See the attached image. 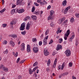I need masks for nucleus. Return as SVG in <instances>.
<instances>
[{
  "instance_id": "nucleus-1",
  "label": "nucleus",
  "mask_w": 79,
  "mask_h": 79,
  "mask_svg": "<svg viewBox=\"0 0 79 79\" xmlns=\"http://www.w3.org/2000/svg\"><path fill=\"white\" fill-rule=\"evenodd\" d=\"M69 32H70V30L69 29L67 31V33L65 34L64 36V40H67V37H68V35H69Z\"/></svg>"
},
{
  "instance_id": "nucleus-2",
  "label": "nucleus",
  "mask_w": 79,
  "mask_h": 79,
  "mask_svg": "<svg viewBox=\"0 0 79 79\" xmlns=\"http://www.w3.org/2000/svg\"><path fill=\"white\" fill-rule=\"evenodd\" d=\"M25 23H22L21 25V26L19 28L20 30V31H23L25 29Z\"/></svg>"
},
{
  "instance_id": "nucleus-3",
  "label": "nucleus",
  "mask_w": 79,
  "mask_h": 79,
  "mask_svg": "<svg viewBox=\"0 0 79 79\" xmlns=\"http://www.w3.org/2000/svg\"><path fill=\"white\" fill-rule=\"evenodd\" d=\"M65 53L67 56H69L71 55V51L69 50H67L65 51Z\"/></svg>"
},
{
  "instance_id": "nucleus-4",
  "label": "nucleus",
  "mask_w": 79,
  "mask_h": 79,
  "mask_svg": "<svg viewBox=\"0 0 79 79\" xmlns=\"http://www.w3.org/2000/svg\"><path fill=\"white\" fill-rule=\"evenodd\" d=\"M33 52L35 53H37L38 52H39V48L35 47L33 48Z\"/></svg>"
},
{
  "instance_id": "nucleus-5",
  "label": "nucleus",
  "mask_w": 79,
  "mask_h": 79,
  "mask_svg": "<svg viewBox=\"0 0 79 79\" xmlns=\"http://www.w3.org/2000/svg\"><path fill=\"white\" fill-rule=\"evenodd\" d=\"M31 23L28 22L27 25L26 29H27V30H29V29H30V27H31Z\"/></svg>"
},
{
  "instance_id": "nucleus-6",
  "label": "nucleus",
  "mask_w": 79,
  "mask_h": 79,
  "mask_svg": "<svg viewBox=\"0 0 79 79\" xmlns=\"http://www.w3.org/2000/svg\"><path fill=\"white\" fill-rule=\"evenodd\" d=\"M44 53L45 56H48L49 55V52L47 51L46 48H45L44 50Z\"/></svg>"
},
{
  "instance_id": "nucleus-7",
  "label": "nucleus",
  "mask_w": 79,
  "mask_h": 79,
  "mask_svg": "<svg viewBox=\"0 0 79 79\" xmlns=\"http://www.w3.org/2000/svg\"><path fill=\"white\" fill-rule=\"evenodd\" d=\"M70 8L71 6H68L64 10V14H66L68 12V10H69V8Z\"/></svg>"
},
{
  "instance_id": "nucleus-8",
  "label": "nucleus",
  "mask_w": 79,
  "mask_h": 79,
  "mask_svg": "<svg viewBox=\"0 0 79 79\" xmlns=\"http://www.w3.org/2000/svg\"><path fill=\"white\" fill-rule=\"evenodd\" d=\"M60 49H62V46L60 44H58L57 46V48H56V50L58 51V50H60Z\"/></svg>"
},
{
  "instance_id": "nucleus-9",
  "label": "nucleus",
  "mask_w": 79,
  "mask_h": 79,
  "mask_svg": "<svg viewBox=\"0 0 79 79\" xmlns=\"http://www.w3.org/2000/svg\"><path fill=\"white\" fill-rule=\"evenodd\" d=\"M25 44L24 43H22V44L21 45V50L22 51H24V50L25 48Z\"/></svg>"
},
{
  "instance_id": "nucleus-10",
  "label": "nucleus",
  "mask_w": 79,
  "mask_h": 79,
  "mask_svg": "<svg viewBox=\"0 0 79 79\" xmlns=\"http://www.w3.org/2000/svg\"><path fill=\"white\" fill-rule=\"evenodd\" d=\"M16 11H17L18 13H23L24 11V10L23 9L20 10L17 9Z\"/></svg>"
},
{
  "instance_id": "nucleus-11",
  "label": "nucleus",
  "mask_w": 79,
  "mask_h": 79,
  "mask_svg": "<svg viewBox=\"0 0 79 79\" xmlns=\"http://www.w3.org/2000/svg\"><path fill=\"white\" fill-rule=\"evenodd\" d=\"M23 2V0H17V5H20L22 4V2Z\"/></svg>"
},
{
  "instance_id": "nucleus-12",
  "label": "nucleus",
  "mask_w": 79,
  "mask_h": 79,
  "mask_svg": "<svg viewBox=\"0 0 79 79\" xmlns=\"http://www.w3.org/2000/svg\"><path fill=\"white\" fill-rule=\"evenodd\" d=\"M27 52H31V48L29 45H27Z\"/></svg>"
},
{
  "instance_id": "nucleus-13",
  "label": "nucleus",
  "mask_w": 79,
  "mask_h": 79,
  "mask_svg": "<svg viewBox=\"0 0 79 79\" xmlns=\"http://www.w3.org/2000/svg\"><path fill=\"white\" fill-rule=\"evenodd\" d=\"M16 23V21L15 20H13L11 21L10 23V24L11 26H13V24H15Z\"/></svg>"
},
{
  "instance_id": "nucleus-14",
  "label": "nucleus",
  "mask_w": 79,
  "mask_h": 79,
  "mask_svg": "<svg viewBox=\"0 0 79 79\" xmlns=\"http://www.w3.org/2000/svg\"><path fill=\"white\" fill-rule=\"evenodd\" d=\"M66 3H67V1H66V0H64L62 2L63 6H66Z\"/></svg>"
},
{
  "instance_id": "nucleus-15",
  "label": "nucleus",
  "mask_w": 79,
  "mask_h": 79,
  "mask_svg": "<svg viewBox=\"0 0 79 79\" xmlns=\"http://www.w3.org/2000/svg\"><path fill=\"white\" fill-rule=\"evenodd\" d=\"M57 62V59H56L55 60L54 64L53 65V68H55L56 66V64Z\"/></svg>"
},
{
  "instance_id": "nucleus-16",
  "label": "nucleus",
  "mask_w": 79,
  "mask_h": 79,
  "mask_svg": "<svg viewBox=\"0 0 79 79\" xmlns=\"http://www.w3.org/2000/svg\"><path fill=\"white\" fill-rule=\"evenodd\" d=\"M12 54L13 55L15 56V57H17V56H18V53L17 52H16L15 54V53L14 52H13Z\"/></svg>"
},
{
  "instance_id": "nucleus-17",
  "label": "nucleus",
  "mask_w": 79,
  "mask_h": 79,
  "mask_svg": "<svg viewBox=\"0 0 79 79\" xmlns=\"http://www.w3.org/2000/svg\"><path fill=\"white\" fill-rule=\"evenodd\" d=\"M31 17L34 20H36V19H37V17L36 16L32 15Z\"/></svg>"
},
{
  "instance_id": "nucleus-18",
  "label": "nucleus",
  "mask_w": 79,
  "mask_h": 79,
  "mask_svg": "<svg viewBox=\"0 0 79 79\" xmlns=\"http://www.w3.org/2000/svg\"><path fill=\"white\" fill-rule=\"evenodd\" d=\"M47 40L45 39H44L43 41V44L44 45H47Z\"/></svg>"
},
{
  "instance_id": "nucleus-19",
  "label": "nucleus",
  "mask_w": 79,
  "mask_h": 79,
  "mask_svg": "<svg viewBox=\"0 0 79 79\" xmlns=\"http://www.w3.org/2000/svg\"><path fill=\"white\" fill-rule=\"evenodd\" d=\"M26 19H24V21H27V19H31V17H30L29 16H27L26 17Z\"/></svg>"
},
{
  "instance_id": "nucleus-20",
  "label": "nucleus",
  "mask_w": 79,
  "mask_h": 79,
  "mask_svg": "<svg viewBox=\"0 0 79 79\" xmlns=\"http://www.w3.org/2000/svg\"><path fill=\"white\" fill-rule=\"evenodd\" d=\"M65 62H64L62 65V66H61V69L62 70H63V69L64 68V67L65 66Z\"/></svg>"
},
{
  "instance_id": "nucleus-21",
  "label": "nucleus",
  "mask_w": 79,
  "mask_h": 79,
  "mask_svg": "<svg viewBox=\"0 0 79 79\" xmlns=\"http://www.w3.org/2000/svg\"><path fill=\"white\" fill-rule=\"evenodd\" d=\"M10 43L11 44V45L12 46H13V47H14L15 46V43L13 42V41L11 40L10 42Z\"/></svg>"
},
{
  "instance_id": "nucleus-22",
  "label": "nucleus",
  "mask_w": 79,
  "mask_h": 79,
  "mask_svg": "<svg viewBox=\"0 0 79 79\" xmlns=\"http://www.w3.org/2000/svg\"><path fill=\"white\" fill-rule=\"evenodd\" d=\"M29 71L30 74H31L33 73V71H32V69H31L30 68L29 69Z\"/></svg>"
},
{
  "instance_id": "nucleus-23",
  "label": "nucleus",
  "mask_w": 79,
  "mask_h": 79,
  "mask_svg": "<svg viewBox=\"0 0 79 79\" xmlns=\"http://www.w3.org/2000/svg\"><path fill=\"white\" fill-rule=\"evenodd\" d=\"M2 69L3 70V71H6V72H7V71H8V69L6 67H4V68H3Z\"/></svg>"
},
{
  "instance_id": "nucleus-24",
  "label": "nucleus",
  "mask_w": 79,
  "mask_h": 79,
  "mask_svg": "<svg viewBox=\"0 0 79 79\" xmlns=\"http://www.w3.org/2000/svg\"><path fill=\"white\" fill-rule=\"evenodd\" d=\"M50 19H53V18L51 15H50L49 17H48V20H50Z\"/></svg>"
},
{
  "instance_id": "nucleus-25",
  "label": "nucleus",
  "mask_w": 79,
  "mask_h": 79,
  "mask_svg": "<svg viewBox=\"0 0 79 79\" xmlns=\"http://www.w3.org/2000/svg\"><path fill=\"white\" fill-rule=\"evenodd\" d=\"M4 54H7L8 53V50L7 49H6V51L3 52Z\"/></svg>"
},
{
  "instance_id": "nucleus-26",
  "label": "nucleus",
  "mask_w": 79,
  "mask_h": 79,
  "mask_svg": "<svg viewBox=\"0 0 79 79\" xmlns=\"http://www.w3.org/2000/svg\"><path fill=\"white\" fill-rule=\"evenodd\" d=\"M12 37L13 38H17V35H12Z\"/></svg>"
},
{
  "instance_id": "nucleus-27",
  "label": "nucleus",
  "mask_w": 79,
  "mask_h": 79,
  "mask_svg": "<svg viewBox=\"0 0 79 79\" xmlns=\"http://www.w3.org/2000/svg\"><path fill=\"white\" fill-rule=\"evenodd\" d=\"M15 9H12L11 11V14L12 15H13L14 14V13H15Z\"/></svg>"
},
{
  "instance_id": "nucleus-28",
  "label": "nucleus",
  "mask_w": 79,
  "mask_h": 79,
  "mask_svg": "<svg viewBox=\"0 0 79 79\" xmlns=\"http://www.w3.org/2000/svg\"><path fill=\"white\" fill-rule=\"evenodd\" d=\"M32 40L33 42H37V39L35 38H33Z\"/></svg>"
},
{
  "instance_id": "nucleus-29",
  "label": "nucleus",
  "mask_w": 79,
  "mask_h": 79,
  "mask_svg": "<svg viewBox=\"0 0 79 79\" xmlns=\"http://www.w3.org/2000/svg\"><path fill=\"white\" fill-rule=\"evenodd\" d=\"M26 31H23L21 32V34H22V35H25V34H26Z\"/></svg>"
},
{
  "instance_id": "nucleus-30",
  "label": "nucleus",
  "mask_w": 79,
  "mask_h": 79,
  "mask_svg": "<svg viewBox=\"0 0 79 79\" xmlns=\"http://www.w3.org/2000/svg\"><path fill=\"white\" fill-rule=\"evenodd\" d=\"M6 10V9L4 8V9H2V10L0 11V12L1 13H3Z\"/></svg>"
},
{
  "instance_id": "nucleus-31",
  "label": "nucleus",
  "mask_w": 79,
  "mask_h": 79,
  "mask_svg": "<svg viewBox=\"0 0 79 79\" xmlns=\"http://www.w3.org/2000/svg\"><path fill=\"white\" fill-rule=\"evenodd\" d=\"M37 64H38V62H36L33 64V66H37Z\"/></svg>"
},
{
  "instance_id": "nucleus-32",
  "label": "nucleus",
  "mask_w": 79,
  "mask_h": 79,
  "mask_svg": "<svg viewBox=\"0 0 79 79\" xmlns=\"http://www.w3.org/2000/svg\"><path fill=\"white\" fill-rule=\"evenodd\" d=\"M35 7L34 6L33 7L31 10L32 12H34V11H35Z\"/></svg>"
},
{
  "instance_id": "nucleus-33",
  "label": "nucleus",
  "mask_w": 79,
  "mask_h": 79,
  "mask_svg": "<svg viewBox=\"0 0 79 79\" xmlns=\"http://www.w3.org/2000/svg\"><path fill=\"white\" fill-rule=\"evenodd\" d=\"M73 21H74V19L73 17H72L71 19H70V22H73Z\"/></svg>"
},
{
  "instance_id": "nucleus-34",
  "label": "nucleus",
  "mask_w": 79,
  "mask_h": 79,
  "mask_svg": "<svg viewBox=\"0 0 79 79\" xmlns=\"http://www.w3.org/2000/svg\"><path fill=\"white\" fill-rule=\"evenodd\" d=\"M69 66L70 67H72V66H73V63L70 62L69 63Z\"/></svg>"
},
{
  "instance_id": "nucleus-35",
  "label": "nucleus",
  "mask_w": 79,
  "mask_h": 79,
  "mask_svg": "<svg viewBox=\"0 0 79 79\" xmlns=\"http://www.w3.org/2000/svg\"><path fill=\"white\" fill-rule=\"evenodd\" d=\"M48 32H49V30H47L46 31V33H45V35H47V34H48Z\"/></svg>"
},
{
  "instance_id": "nucleus-36",
  "label": "nucleus",
  "mask_w": 79,
  "mask_h": 79,
  "mask_svg": "<svg viewBox=\"0 0 79 79\" xmlns=\"http://www.w3.org/2000/svg\"><path fill=\"white\" fill-rule=\"evenodd\" d=\"M53 42V40L51 39L50 41V42L49 43V44H51Z\"/></svg>"
},
{
  "instance_id": "nucleus-37",
  "label": "nucleus",
  "mask_w": 79,
  "mask_h": 79,
  "mask_svg": "<svg viewBox=\"0 0 79 79\" xmlns=\"http://www.w3.org/2000/svg\"><path fill=\"white\" fill-rule=\"evenodd\" d=\"M6 26H7L6 24H2V27H6Z\"/></svg>"
},
{
  "instance_id": "nucleus-38",
  "label": "nucleus",
  "mask_w": 79,
  "mask_h": 79,
  "mask_svg": "<svg viewBox=\"0 0 79 79\" xmlns=\"http://www.w3.org/2000/svg\"><path fill=\"white\" fill-rule=\"evenodd\" d=\"M65 19V17H63L61 20H60L61 23H62L63 21H64Z\"/></svg>"
},
{
  "instance_id": "nucleus-39",
  "label": "nucleus",
  "mask_w": 79,
  "mask_h": 79,
  "mask_svg": "<svg viewBox=\"0 0 79 79\" xmlns=\"http://www.w3.org/2000/svg\"><path fill=\"white\" fill-rule=\"evenodd\" d=\"M34 14H35L36 15H39V12L37 11H35L34 12Z\"/></svg>"
},
{
  "instance_id": "nucleus-40",
  "label": "nucleus",
  "mask_w": 79,
  "mask_h": 79,
  "mask_svg": "<svg viewBox=\"0 0 79 79\" xmlns=\"http://www.w3.org/2000/svg\"><path fill=\"white\" fill-rule=\"evenodd\" d=\"M25 61H26V60H24L20 61L19 62H20V63H24V62Z\"/></svg>"
},
{
  "instance_id": "nucleus-41",
  "label": "nucleus",
  "mask_w": 79,
  "mask_h": 79,
  "mask_svg": "<svg viewBox=\"0 0 79 79\" xmlns=\"http://www.w3.org/2000/svg\"><path fill=\"white\" fill-rule=\"evenodd\" d=\"M19 60H20V57L18 58V59H17V60L16 61L17 63H19Z\"/></svg>"
},
{
  "instance_id": "nucleus-42",
  "label": "nucleus",
  "mask_w": 79,
  "mask_h": 79,
  "mask_svg": "<svg viewBox=\"0 0 79 79\" xmlns=\"http://www.w3.org/2000/svg\"><path fill=\"white\" fill-rule=\"evenodd\" d=\"M48 61H49V62H48L47 63V66H49L50 64V60H48Z\"/></svg>"
},
{
  "instance_id": "nucleus-43",
  "label": "nucleus",
  "mask_w": 79,
  "mask_h": 79,
  "mask_svg": "<svg viewBox=\"0 0 79 79\" xmlns=\"http://www.w3.org/2000/svg\"><path fill=\"white\" fill-rule=\"evenodd\" d=\"M59 40L60 41L59 42V43L61 44V43L63 42V39H62V38L60 39H59Z\"/></svg>"
},
{
  "instance_id": "nucleus-44",
  "label": "nucleus",
  "mask_w": 79,
  "mask_h": 79,
  "mask_svg": "<svg viewBox=\"0 0 79 79\" xmlns=\"http://www.w3.org/2000/svg\"><path fill=\"white\" fill-rule=\"evenodd\" d=\"M42 41H40L39 42V45H40V46H41V45H42Z\"/></svg>"
},
{
  "instance_id": "nucleus-45",
  "label": "nucleus",
  "mask_w": 79,
  "mask_h": 79,
  "mask_svg": "<svg viewBox=\"0 0 79 79\" xmlns=\"http://www.w3.org/2000/svg\"><path fill=\"white\" fill-rule=\"evenodd\" d=\"M34 5H35L36 6H39V4H38L37 2H34Z\"/></svg>"
},
{
  "instance_id": "nucleus-46",
  "label": "nucleus",
  "mask_w": 79,
  "mask_h": 79,
  "mask_svg": "<svg viewBox=\"0 0 79 79\" xmlns=\"http://www.w3.org/2000/svg\"><path fill=\"white\" fill-rule=\"evenodd\" d=\"M50 26L51 27H54V25H53V23H51L50 24Z\"/></svg>"
},
{
  "instance_id": "nucleus-47",
  "label": "nucleus",
  "mask_w": 79,
  "mask_h": 79,
  "mask_svg": "<svg viewBox=\"0 0 79 79\" xmlns=\"http://www.w3.org/2000/svg\"><path fill=\"white\" fill-rule=\"evenodd\" d=\"M3 43L5 45H6V44H7V41H6V40H4V41Z\"/></svg>"
},
{
  "instance_id": "nucleus-48",
  "label": "nucleus",
  "mask_w": 79,
  "mask_h": 79,
  "mask_svg": "<svg viewBox=\"0 0 79 79\" xmlns=\"http://www.w3.org/2000/svg\"><path fill=\"white\" fill-rule=\"evenodd\" d=\"M75 15L77 18H79V14L77 13L75 14Z\"/></svg>"
},
{
  "instance_id": "nucleus-49",
  "label": "nucleus",
  "mask_w": 79,
  "mask_h": 79,
  "mask_svg": "<svg viewBox=\"0 0 79 79\" xmlns=\"http://www.w3.org/2000/svg\"><path fill=\"white\" fill-rule=\"evenodd\" d=\"M40 5H44V2H42L41 1V2H40Z\"/></svg>"
},
{
  "instance_id": "nucleus-50",
  "label": "nucleus",
  "mask_w": 79,
  "mask_h": 79,
  "mask_svg": "<svg viewBox=\"0 0 79 79\" xmlns=\"http://www.w3.org/2000/svg\"><path fill=\"white\" fill-rule=\"evenodd\" d=\"M74 34L73 35H72L71 37L70 38V39H74Z\"/></svg>"
},
{
  "instance_id": "nucleus-51",
  "label": "nucleus",
  "mask_w": 79,
  "mask_h": 79,
  "mask_svg": "<svg viewBox=\"0 0 79 79\" xmlns=\"http://www.w3.org/2000/svg\"><path fill=\"white\" fill-rule=\"evenodd\" d=\"M43 3L44 4V5H45L47 3V2L45 1L44 0L43 1Z\"/></svg>"
},
{
  "instance_id": "nucleus-52",
  "label": "nucleus",
  "mask_w": 79,
  "mask_h": 79,
  "mask_svg": "<svg viewBox=\"0 0 79 79\" xmlns=\"http://www.w3.org/2000/svg\"><path fill=\"white\" fill-rule=\"evenodd\" d=\"M37 2L38 3H40V2H41V0H37Z\"/></svg>"
},
{
  "instance_id": "nucleus-53",
  "label": "nucleus",
  "mask_w": 79,
  "mask_h": 79,
  "mask_svg": "<svg viewBox=\"0 0 79 79\" xmlns=\"http://www.w3.org/2000/svg\"><path fill=\"white\" fill-rule=\"evenodd\" d=\"M22 78V77L21 76H19L18 77V79H21Z\"/></svg>"
},
{
  "instance_id": "nucleus-54",
  "label": "nucleus",
  "mask_w": 79,
  "mask_h": 79,
  "mask_svg": "<svg viewBox=\"0 0 79 79\" xmlns=\"http://www.w3.org/2000/svg\"><path fill=\"white\" fill-rule=\"evenodd\" d=\"M69 13H73V10H69Z\"/></svg>"
},
{
  "instance_id": "nucleus-55",
  "label": "nucleus",
  "mask_w": 79,
  "mask_h": 79,
  "mask_svg": "<svg viewBox=\"0 0 79 79\" xmlns=\"http://www.w3.org/2000/svg\"><path fill=\"white\" fill-rule=\"evenodd\" d=\"M48 36H47L44 39H46V40H47V39H48Z\"/></svg>"
},
{
  "instance_id": "nucleus-56",
  "label": "nucleus",
  "mask_w": 79,
  "mask_h": 79,
  "mask_svg": "<svg viewBox=\"0 0 79 79\" xmlns=\"http://www.w3.org/2000/svg\"><path fill=\"white\" fill-rule=\"evenodd\" d=\"M78 44H79V43L78 42L76 41V46H77V45H78Z\"/></svg>"
},
{
  "instance_id": "nucleus-57",
  "label": "nucleus",
  "mask_w": 79,
  "mask_h": 79,
  "mask_svg": "<svg viewBox=\"0 0 79 79\" xmlns=\"http://www.w3.org/2000/svg\"><path fill=\"white\" fill-rule=\"evenodd\" d=\"M68 22V20H65L64 22V24H65V23H67Z\"/></svg>"
},
{
  "instance_id": "nucleus-58",
  "label": "nucleus",
  "mask_w": 79,
  "mask_h": 79,
  "mask_svg": "<svg viewBox=\"0 0 79 79\" xmlns=\"http://www.w3.org/2000/svg\"><path fill=\"white\" fill-rule=\"evenodd\" d=\"M61 75L62 76H65V73H64L63 74H62Z\"/></svg>"
},
{
  "instance_id": "nucleus-59",
  "label": "nucleus",
  "mask_w": 79,
  "mask_h": 79,
  "mask_svg": "<svg viewBox=\"0 0 79 79\" xmlns=\"http://www.w3.org/2000/svg\"><path fill=\"white\" fill-rule=\"evenodd\" d=\"M72 78L73 79H76V78L74 76L72 77Z\"/></svg>"
},
{
  "instance_id": "nucleus-60",
  "label": "nucleus",
  "mask_w": 79,
  "mask_h": 79,
  "mask_svg": "<svg viewBox=\"0 0 79 79\" xmlns=\"http://www.w3.org/2000/svg\"><path fill=\"white\" fill-rule=\"evenodd\" d=\"M50 11L52 13V14L54 13V11L53 10H52Z\"/></svg>"
},
{
  "instance_id": "nucleus-61",
  "label": "nucleus",
  "mask_w": 79,
  "mask_h": 79,
  "mask_svg": "<svg viewBox=\"0 0 79 79\" xmlns=\"http://www.w3.org/2000/svg\"><path fill=\"white\" fill-rule=\"evenodd\" d=\"M58 68L59 69H61V66H60V65L59 66Z\"/></svg>"
},
{
  "instance_id": "nucleus-62",
  "label": "nucleus",
  "mask_w": 79,
  "mask_h": 79,
  "mask_svg": "<svg viewBox=\"0 0 79 79\" xmlns=\"http://www.w3.org/2000/svg\"><path fill=\"white\" fill-rule=\"evenodd\" d=\"M51 8V6L50 5H49L48 7V8H49V9H50Z\"/></svg>"
},
{
  "instance_id": "nucleus-63",
  "label": "nucleus",
  "mask_w": 79,
  "mask_h": 79,
  "mask_svg": "<svg viewBox=\"0 0 79 79\" xmlns=\"http://www.w3.org/2000/svg\"><path fill=\"white\" fill-rule=\"evenodd\" d=\"M64 73L65 76H66V75H68V72H66V73Z\"/></svg>"
},
{
  "instance_id": "nucleus-64",
  "label": "nucleus",
  "mask_w": 79,
  "mask_h": 79,
  "mask_svg": "<svg viewBox=\"0 0 79 79\" xmlns=\"http://www.w3.org/2000/svg\"><path fill=\"white\" fill-rule=\"evenodd\" d=\"M24 4H25V2H23L22 3L21 5H24Z\"/></svg>"
}]
</instances>
